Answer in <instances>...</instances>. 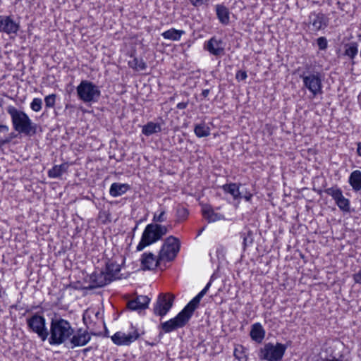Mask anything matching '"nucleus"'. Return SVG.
<instances>
[{"mask_svg": "<svg viewBox=\"0 0 361 361\" xmlns=\"http://www.w3.org/2000/svg\"><path fill=\"white\" fill-rule=\"evenodd\" d=\"M26 324L30 331L35 333L42 341H47L48 328L45 317L39 313H35L26 319Z\"/></svg>", "mask_w": 361, "mask_h": 361, "instance_id": "obj_7", "label": "nucleus"}, {"mask_svg": "<svg viewBox=\"0 0 361 361\" xmlns=\"http://www.w3.org/2000/svg\"><path fill=\"white\" fill-rule=\"evenodd\" d=\"M204 49L208 51L211 54L218 56L224 54V47L221 39L212 37L208 41L204 42Z\"/></svg>", "mask_w": 361, "mask_h": 361, "instance_id": "obj_16", "label": "nucleus"}, {"mask_svg": "<svg viewBox=\"0 0 361 361\" xmlns=\"http://www.w3.org/2000/svg\"><path fill=\"white\" fill-rule=\"evenodd\" d=\"M91 347H89V348H86L83 350V353L85 354L87 353V352H89L90 350H91Z\"/></svg>", "mask_w": 361, "mask_h": 361, "instance_id": "obj_53", "label": "nucleus"}, {"mask_svg": "<svg viewBox=\"0 0 361 361\" xmlns=\"http://www.w3.org/2000/svg\"><path fill=\"white\" fill-rule=\"evenodd\" d=\"M287 345L281 343L274 345L271 343H266L261 348L258 354L260 360L267 361H280L282 360Z\"/></svg>", "mask_w": 361, "mask_h": 361, "instance_id": "obj_6", "label": "nucleus"}, {"mask_svg": "<svg viewBox=\"0 0 361 361\" xmlns=\"http://www.w3.org/2000/svg\"><path fill=\"white\" fill-rule=\"evenodd\" d=\"M161 131V127L159 123H154L152 121L148 122L142 126V133L146 136L152 135L154 133H159Z\"/></svg>", "mask_w": 361, "mask_h": 361, "instance_id": "obj_28", "label": "nucleus"}, {"mask_svg": "<svg viewBox=\"0 0 361 361\" xmlns=\"http://www.w3.org/2000/svg\"><path fill=\"white\" fill-rule=\"evenodd\" d=\"M185 33V32L184 30L171 28L161 33V36L165 39H169L171 41H178L180 39L181 36Z\"/></svg>", "mask_w": 361, "mask_h": 361, "instance_id": "obj_27", "label": "nucleus"}, {"mask_svg": "<svg viewBox=\"0 0 361 361\" xmlns=\"http://www.w3.org/2000/svg\"><path fill=\"white\" fill-rule=\"evenodd\" d=\"M74 329L71 324L61 317L51 318L47 338L50 345L66 343L73 336Z\"/></svg>", "mask_w": 361, "mask_h": 361, "instance_id": "obj_1", "label": "nucleus"}, {"mask_svg": "<svg viewBox=\"0 0 361 361\" xmlns=\"http://www.w3.org/2000/svg\"><path fill=\"white\" fill-rule=\"evenodd\" d=\"M90 283L86 288L89 290H92L97 288L103 287L111 282V279H109L104 274V272L99 273L94 272L90 276Z\"/></svg>", "mask_w": 361, "mask_h": 361, "instance_id": "obj_17", "label": "nucleus"}, {"mask_svg": "<svg viewBox=\"0 0 361 361\" xmlns=\"http://www.w3.org/2000/svg\"><path fill=\"white\" fill-rule=\"evenodd\" d=\"M210 128L204 123L196 124L194 128V133L197 137H204L210 135Z\"/></svg>", "mask_w": 361, "mask_h": 361, "instance_id": "obj_32", "label": "nucleus"}, {"mask_svg": "<svg viewBox=\"0 0 361 361\" xmlns=\"http://www.w3.org/2000/svg\"><path fill=\"white\" fill-rule=\"evenodd\" d=\"M153 221L156 222H164L166 221V216H165V211L161 210L160 214L159 215H154L153 218Z\"/></svg>", "mask_w": 361, "mask_h": 361, "instance_id": "obj_41", "label": "nucleus"}, {"mask_svg": "<svg viewBox=\"0 0 361 361\" xmlns=\"http://www.w3.org/2000/svg\"><path fill=\"white\" fill-rule=\"evenodd\" d=\"M175 296L171 293H160L154 306V313L165 316L173 306Z\"/></svg>", "mask_w": 361, "mask_h": 361, "instance_id": "obj_10", "label": "nucleus"}, {"mask_svg": "<svg viewBox=\"0 0 361 361\" xmlns=\"http://www.w3.org/2000/svg\"><path fill=\"white\" fill-rule=\"evenodd\" d=\"M247 78V74L245 71L239 70L237 71L235 74V79L238 81H243L245 80Z\"/></svg>", "mask_w": 361, "mask_h": 361, "instance_id": "obj_40", "label": "nucleus"}, {"mask_svg": "<svg viewBox=\"0 0 361 361\" xmlns=\"http://www.w3.org/2000/svg\"><path fill=\"white\" fill-rule=\"evenodd\" d=\"M189 214L188 210L183 206L178 205L176 208V216L178 221H183L187 219Z\"/></svg>", "mask_w": 361, "mask_h": 361, "instance_id": "obj_36", "label": "nucleus"}, {"mask_svg": "<svg viewBox=\"0 0 361 361\" xmlns=\"http://www.w3.org/2000/svg\"><path fill=\"white\" fill-rule=\"evenodd\" d=\"M344 55L348 56L350 59H353L358 53V45L356 42H350L344 46Z\"/></svg>", "mask_w": 361, "mask_h": 361, "instance_id": "obj_33", "label": "nucleus"}, {"mask_svg": "<svg viewBox=\"0 0 361 361\" xmlns=\"http://www.w3.org/2000/svg\"><path fill=\"white\" fill-rule=\"evenodd\" d=\"M349 184L355 191L361 190V171L359 170L353 171L348 179Z\"/></svg>", "mask_w": 361, "mask_h": 361, "instance_id": "obj_25", "label": "nucleus"}, {"mask_svg": "<svg viewBox=\"0 0 361 361\" xmlns=\"http://www.w3.org/2000/svg\"><path fill=\"white\" fill-rule=\"evenodd\" d=\"M133 331L126 334L121 331L115 333L111 336L113 343L117 345H129L139 338L140 334L137 329L131 326Z\"/></svg>", "mask_w": 361, "mask_h": 361, "instance_id": "obj_12", "label": "nucleus"}, {"mask_svg": "<svg viewBox=\"0 0 361 361\" xmlns=\"http://www.w3.org/2000/svg\"><path fill=\"white\" fill-rule=\"evenodd\" d=\"M252 197V194L250 192L246 191L243 195L242 194V198H244L247 202H250Z\"/></svg>", "mask_w": 361, "mask_h": 361, "instance_id": "obj_43", "label": "nucleus"}, {"mask_svg": "<svg viewBox=\"0 0 361 361\" xmlns=\"http://www.w3.org/2000/svg\"><path fill=\"white\" fill-rule=\"evenodd\" d=\"M309 23L314 31L325 29L329 25V18L322 12L313 11L309 15Z\"/></svg>", "mask_w": 361, "mask_h": 361, "instance_id": "obj_13", "label": "nucleus"}, {"mask_svg": "<svg viewBox=\"0 0 361 361\" xmlns=\"http://www.w3.org/2000/svg\"><path fill=\"white\" fill-rule=\"evenodd\" d=\"M6 111L11 116L12 125L16 131L28 136L36 133L37 126L25 112L11 105L7 107Z\"/></svg>", "mask_w": 361, "mask_h": 361, "instance_id": "obj_2", "label": "nucleus"}, {"mask_svg": "<svg viewBox=\"0 0 361 361\" xmlns=\"http://www.w3.org/2000/svg\"><path fill=\"white\" fill-rule=\"evenodd\" d=\"M192 316L186 309L183 308L174 318L161 323L160 328L166 334L171 333L185 326Z\"/></svg>", "mask_w": 361, "mask_h": 361, "instance_id": "obj_8", "label": "nucleus"}, {"mask_svg": "<svg viewBox=\"0 0 361 361\" xmlns=\"http://www.w3.org/2000/svg\"><path fill=\"white\" fill-rule=\"evenodd\" d=\"M150 299L146 295H138L127 303V307L133 311H140L148 307Z\"/></svg>", "mask_w": 361, "mask_h": 361, "instance_id": "obj_18", "label": "nucleus"}, {"mask_svg": "<svg viewBox=\"0 0 361 361\" xmlns=\"http://www.w3.org/2000/svg\"><path fill=\"white\" fill-rule=\"evenodd\" d=\"M233 355L238 361L247 360V357L245 354V348L241 345H238L235 348Z\"/></svg>", "mask_w": 361, "mask_h": 361, "instance_id": "obj_35", "label": "nucleus"}, {"mask_svg": "<svg viewBox=\"0 0 361 361\" xmlns=\"http://www.w3.org/2000/svg\"><path fill=\"white\" fill-rule=\"evenodd\" d=\"M216 13L219 22L223 25L230 23V12L227 7L223 4L216 5Z\"/></svg>", "mask_w": 361, "mask_h": 361, "instance_id": "obj_22", "label": "nucleus"}, {"mask_svg": "<svg viewBox=\"0 0 361 361\" xmlns=\"http://www.w3.org/2000/svg\"><path fill=\"white\" fill-rule=\"evenodd\" d=\"M209 90L208 89H205V90H203L202 92V96L204 97V98H206L208 95H209Z\"/></svg>", "mask_w": 361, "mask_h": 361, "instance_id": "obj_48", "label": "nucleus"}, {"mask_svg": "<svg viewBox=\"0 0 361 361\" xmlns=\"http://www.w3.org/2000/svg\"><path fill=\"white\" fill-rule=\"evenodd\" d=\"M168 233V228L166 226L150 224H148L142 235L141 240L138 243L136 250L137 251L142 250L147 246L160 240L163 235Z\"/></svg>", "mask_w": 361, "mask_h": 361, "instance_id": "obj_4", "label": "nucleus"}, {"mask_svg": "<svg viewBox=\"0 0 361 361\" xmlns=\"http://www.w3.org/2000/svg\"><path fill=\"white\" fill-rule=\"evenodd\" d=\"M128 65L130 68L136 71H144L147 68V64L142 59L134 57L132 61H128Z\"/></svg>", "mask_w": 361, "mask_h": 361, "instance_id": "obj_34", "label": "nucleus"}, {"mask_svg": "<svg viewBox=\"0 0 361 361\" xmlns=\"http://www.w3.org/2000/svg\"><path fill=\"white\" fill-rule=\"evenodd\" d=\"M211 285H212V279L207 283V284L205 286V287L202 290L207 293V292L209 289Z\"/></svg>", "mask_w": 361, "mask_h": 361, "instance_id": "obj_49", "label": "nucleus"}, {"mask_svg": "<svg viewBox=\"0 0 361 361\" xmlns=\"http://www.w3.org/2000/svg\"><path fill=\"white\" fill-rule=\"evenodd\" d=\"M11 141V137H5V138L0 137V147L9 143Z\"/></svg>", "mask_w": 361, "mask_h": 361, "instance_id": "obj_45", "label": "nucleus"}, {"mask_svg": "<svg viewBox=\"0 0 361 361\" xmlns=\"http://www.w3.org/2000/svg\"><path fill=\"white\" fill-rule=\"evenodd\" d=\"M206 294V293L202 290L193 299H192L184 307L186 309L188 312H190L192 315L195 310L198 307L200 302L203 296Z\"/></svg>", "mask_w": 361, "mask_h": 361, "instance_id": "obj_30", "label": "nucleus"}, {"mask_svg": "<svg viewBox=\"0 0 361 361\" xmlns=\"http://www.w3.org/2000/svg\"><path fill=\"white\" fill-rule=\"evenodd\" d=\"M20 29L19 23L8 16H0V32L7 35L17 34Z\"/></svg>", "mask_w": 361, "mask_h": 361, "instance_id": "obj_14", "label": "nucleus"}, {"mask_svg": "<svg viewBox=\"0 0 361 361\" xmlns=\"http://www.w3.org/2000/svg\"><path fill=\"white\" fill-rule=\"evenodd\" d=\"M130 188V185L127 183H114L111 185L109 194L114 197L121 196Z\"/></svg>", "mask_w": 361, "mask_h": 361, "instance_id": "obj_24", "label": "nucleus"}, {"mask_svg": "<svg viewBox=\"0 0 361 361\" xmlns=\"http://www.w3.org/2000/svg\"><path fill=\"white\" fill-rule=\"evenodd\" d=\"M9 130V128L8 126L5 124L0 123V133H6Z\"/></svg>", "mask_w": 361, "mask_h": 361, "instance_id": "obj_46", "label": "nucleus"}, {"mask_svg": "<svg viewBox=\"0 0 361 361\" xmlns=\"http://www.w3.org/2000/svg\"><path fill=\"white\" fill-rule=\"evenodd\" d=\"M121 271L120 265L113 260H108L106 263V271L104 274L111 281L116 279V276Z\"/></svg>", "mask_w": 361, "mask_h": 361, "instance_id": "obj_23", "label": "nucleus"}, {"mask_svg": "<svg viewBox=\"0 0 361 361\" xmlns=\"http://www.w3.org/2000/svg\"><path fill=\"white\" fill-rule=\"evenodd\" d=\"M357 152L358 155L361 157V142L357 143Z\"/></svg>", "mask_w": 361, "mask_h": 361, "instance_id": "obj_51", "label": "nucleus"}, {"mask_svg": "<svg viewBox=\"0 0 361 361\" xmlns=\"http://www.w3.org/2000/svg\"><path fill=\"white\" fill-rule=\"evenodd\" d=\"M78 97L84 103H94L101 97L99 86L90 80H82L76 87Z\"/></svg>", "mask_w": 361, "mask_h": 361, "instance_id": "obj_5", "label": "nucleus"}, {"mask_svg": "<svg viewBox=\"0 0 361 361\" xmlns=\"http://www.w3.org/2000/svg\"><path fill=\"white\" fill-rule=\"evenodd\" d=\"M353 279L355 283L361 284V269L359 271L353 275Z\"/></svg>", "mask_w": 361, "mask_h": 361, "instance_id": "obj_42", "label": "nucleus"}, {"mask_svg": "<svg viewBox=\"0 0 361 361\" xmlns=\"http://www.w3.org/2000/svg\"><path fill=\"white\" fill-rule=\"evenodd\" d=\"M42 100L40 98H35L30 104V108L32 111L38 112L42 109Z\"/></svg>", "mask_w": 361, "mask_h": 361, "instance_id": "obj_37", "label": "nucleus"}, {"mask_svg": "<svg viewBox=\"0 0 361 361\" xmlns=\"http://www.w3.org/2000/svg\"><path fill=\"white\" fill-rule=\"evenodd\" d=\"M310 66L307 65L299 77L302 80V87L307 89L311 93L312 97H315L323 93V77L321 72L317 71H310Z\"/></svg>", "mask_w": 361, "mask_h": 361, "instance_id": "obj_3", "label": "nucleus"}, {"mask_svg": "<svg viewBox=\"0 0 361 361\" xmlns=\"http://www.w3.org/2000/svg\"><path fill=\"white\" fill-rule=\"evenodd\" d=\"M56 95L55 94H49L45 97L44 102L47 108H53L55 105Z\"/></svg>", "mask_w": 361, "mask_h": 361, "instance_id": "obj_38", "label": "nucleus"}, {"mask_svg": "<svg viewBox=\"0 0 361 361\" xmlns=\"http://www.w3.org/2000/svg\"><path fill=\"white\" fill-rule=\"evenodd\" d=\"M240 235V238L243 239V246L245 250L247 247L250 246L253 243V232L250 229L245 228Z\"/></svg>", "mask_w": 361, "mask_h": 361, "instance_id": "obj_31", "label": "nucleus"}, {"mask_svg": "<svg viewBox=\"0 0 361 361\" xmlns=\"http://www.w3.org/2000/svg\"><path fill=\"white\" fill-rule=\"evenodd\" d=\"M204 229H205V226H204V227H202V228H200V229L199 230L198 233H197V236L200 235H201V233L203 232V231H204Z\"/></svg>", "mask_w": 361, "mask_h": 361, "instance_id": "obj_52", "label": "nucleus"}, {"mask_svg": "<svg viewBox=\"0 0 361 361\" xmlns=\"http://www.w3.org/2000/svg\"><path fill=\"white\" fill-rule=\"evenodd\" d=\"M324 192L331 196L338 207L343 212H350V202L343 195V191L338 187L334 186L324 190Z\"/></svg>", "mask_w": 361, "mask_h": 361, "instance_id": "obj_11", "label": "nucleus"}, {"mask_svg": "<svg viewBox=\"0 0 361 361\" xmlns=\"http://www.w3.org/2000/svg\"><path fill=\"white\" fill-rule=\"evenodd\" d=\"M202 213L203 217L208 221L212 223L224 219V216L216 213L213 208L209 205H205L202 207Z\"/></svg>", "mask_w": 361, "mask_h": 361, "instance_id": "obj_21", "label": "nucleus"}, {"mask_svg": "<svg viewBox=\"0 0 361 361\" xmlns=\"http://www.w3.org/2000/svg\"><path fill=\"white\" fill-rule=\"evenodd\" d=\"M190 4L195 7L200 6L203 4V0H188Z\"/></svg>", "mask_w": 361, "mask_h": 361, "instance_id": "obj_44", "label": "nucleus"}, {"mask_svg": "<svg viewBox=\"0 0 361 361\" xmlns=\"http://www.w3.org/2000/svg\"><path fill=\"white\" fill-rule=\"evenodd\" d=\"M68 165L67 163H63L60 165H55L48 171V176L49 178H59L64 172L67 171Z\"/></svg>", "mask_w": 361, "mask_h": 361, "instance_id": "obj_29", "label": "nucleus"}, {"mask_svg": "<svg viewBox=\"0 0 361 361\" xmlns=\"http://www.w3.org/2000/svg\"><path fill=\"white\" fill-rule=\"evenodd\" d=\"M317 361H341V360L334 357L332 359H319V360H317Z\"/></svg>", "mask_w": 361, "mask_h": 361, "instance_id": "obj_50", "label": "nucleus"}, {"mask_svg": "<svg viewBox=\"0 0 361 361\" xmlns=\"http://www.w3.org/2000/svg\"><path fill=\"white\" fill-rule=\"evenodd\" d=\"M16 135L14 133H12L8 137H11V140L14 137H16Z\"/></svg>", "mask_w": 361, "mask_h": 361, "instance_id": "obj_54", "label": "nucleus"}, {"mask_svg": "<svg viewBox=\"0 0 361 361\" xmlns=\"http://www.w3.org/2000/svg\"><path fill=\"white\" fill-rule=\"evenodd\" d=\"M91 339V336L87 330L79 329L73 334L71 338L68 341L71 344V348L75 347L84 346Z\"/></svg>", "mask_w": 361, "mask_h": 361, "instance_id": "obj_15", "label": "nucleus"}, {"mask_svg": "<svg viewBox=\"0 0 361 361\" xmlns=\"http://www.w3.org/2000/svg\"><path fill=\"white\" fill-rule=\"evenodd\" d=\"M188 105V102H180L177 104L176 108L178 109H185Z\"/></svg>", "mask_w": 361, "mask_h": 361, "instance_id": "obj_47", "label": "nucleus"}, {"mask_svg": "<svg viewBox=\"0 0 361 361\" xmlns=\"http://www.w3.org/2000/svg\"><path fill=\"white\" fill-rule=\"evenodd\" d=\"M161 260L159 257L156 259L155 256L152 252L143 253L141 258V264L143 269H154L157 267Z\"/></svg>", "mask_w": 361, "mask_h": 361, "instance_id": "obj_19", "label": "nucleus"}, {"mask_svg": "<svg viewBox=\"0 0 361 361\" xmlns=\"http://www.w3.org/2000/svg\"><path fill=\"white\" fill-rule=\"evenodd\" d=\"M180 247L179 240L174 236L168 237L159 253V259L172 261L178 255Z\"/></svg>", "mask_w": 361, "mask_h": 361, "instance_id": "obj_9", "label": "nucleus"}, {"mask_svg": "<svg viewBox=\"0 0 361 361\" xmlns=\"http://www.w3.org/2000/svg\"><path fill=\"white\" fill-rule=\"evenodd\" d=\"M222 189L225 192L231 194L234 200H240L242 198V192L239 190V185L236 183H231L225 184L222 186Z\"/></svg>", "mask_w": 361, "mask_h": 361, "instance_id": "obj_26", "label": "nucleus"}, {"mask_svg": "<svg viewBox=\"0 0 361 361\" xmlns=\"http://www.w3.org/2000/svg\"><path fill=\"white\" fill-rule=\"evenodd\" d=\"M317 43L320 50H325L328 47V42L326 37H320L317 39Z\"/></svg>", "mask_w": 361, "mask_h": 361, "instance_id": "obj_39", "label": "nucleus"}, {"mask_svg": "<svg viewBox=\"0 0 361 361\" xmlns=\"http://www.w3.org/2000/svg\"><path fill=\"white\" fill-rule=\"evenodd\" d=\"M250 336L253 341L258 343L263 341L265 336V330L260 323L257 322L252 325Z\"/></svg>", "mask_w": 361, "mask_h": 361, "instance_id": "obj_20", "label": "nucleus"}]
</instances>
